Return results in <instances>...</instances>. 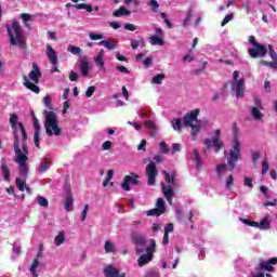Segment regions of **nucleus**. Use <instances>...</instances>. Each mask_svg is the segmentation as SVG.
<instances>
[{"label":"nucleus","instance_id":"obj_1","mask_svg":"<svg viewBox=\"0 0 277 277\" xmlns=\"http://www.w3.org/2000/svg\"><path fill=\"white\" fill-rule=\"evenodd\" d=\"M10 124L13 129L14 137V151L16 155L15 163L19 166V172L24 176H27L29 172V167L27 162L29 161V149L27 148V132L22 122H18V117L16 115H11Z\"/></svg>","mask_w":277,"mask_h":277},{"label":"nucleus","instance_id":"obj_2","mask_svg":"<svg viewBox=\"0 0 277 277\" xmlns=\"http://www.w3.org/2000/svg\"><path fill=\"white\" fill-rule=\"evenodd\" d=\"M6 31L12 47L25 49V32H23V28L17 21H13L11 24L6 25Z\"/></svg>","mask_w":277,"mask_h":277},{"label":"nucleus","instance_id":"obj_3","mask_svg":"<svg viewBox=\"0 0 277 277\" xmlns=\"http://www.w3.org/2000/svg\"><path fill=\"white\" fill-rule=\"evenodd\" d=\"M198 116H200V110L198 109L192 110L184 116V127L192 128L193 140H196L202 128V121L198 120Z\"/></svg>","mask_w":277,"mask_h":277},{"label":"nucleus","instance_id":"obj_4","mask_svg":"<svg viewBox=\"0 0 277 277\" xmlns=\"http://www.w3.org/2000/svg\"><path fill=\"white\" fill-rule=\"evenodd\" d=\"M40 77H42V71H40V67L36 63L32 65V70L29 72L28 77L24 76V85L35 92V94L40 93V88L36 85L40 81Z\"/></svg>","mask_w":277,"mask_h":277},{"label":"nucleus","instance_id":"obj_5","mask_svg":"<svg viewBox=\"0 0 277 277\" xmlns=\"http://www.w3.org/2000/svg\"><path fill=\"white\" fill-rule=\"evenodd\" d=\"M45 114V133L49 137L53 135H60L62 130L60 129V120L57 119V114L54 111H44Z\"/></svg>","mask_w":277,"mask_h":277},{"label":"nucleus","instance_id":"obj_6","mask_svg":"<svg viewBox=\"0 0 277 277\" xmlns=\"http://www.w3.org/2000/svg\"><path fill=\"white\" fill-rule=\"evenodd\" d=\"M164 174V181L169 184L168 186H166V184H162V194L167 200V202L172 206V198L174 197V189L172 187H174V177L170 176V173L167 171H163Z\"/></svg>","mask_w":277,"mask_h":277},{"label":"nucleus","instance_id":"obj_7","mask_svg":"<svg viewBox=\"0 0 277 277\" xmlns=\"http://www.w3.org/2000/svg\"><path fill=\"white\" fill-rule=\"evenodd\" d=\"M241 143L239 140H234V145L229 150L228 157H227V163L229 166V170H235V163L239 161V157H241Z\"/></svg>","mask_w":277,"mask_h":277},{"label":"nucleus","instance_id":"obj_8","mask_svg":"<svg viewBox=\"0 0 277 277\" xmlns=\"http://www.w3.org/2000/svg\"><path fill=\"white\" fill-rule=\"evenodd\" d=\"M221 135L222 132L220 130H215L214 136H212V138H206V148H214L215 153H220V149L224 146V143L220 141Z\"/></svg>","mask_w":277,"mask_h":277},{"label":"nucleus","instance_id":"obj_9","mask_svg":"<svg viewBox=\"0 0 277 277\" xmlns=\"http://www.w3.org/2000/svg\"><path fill=\"white\" fill-rule=\"evenodd\" d=\"M254 103L255 105L250 106L249 108L250 115L256 122H263V118L265 116L263 115V103L259 98H255Z\"/></svg>","mask_w":277,"mask_h":277},{"label":"nucleus","instance_id":"obj_10","mask_svg":"<svg viewBox=\"0 0 277 277\" xmlns=\"http://www.w3.org/2000/svg\"><path fill=\"white\" fill-rule=\"evenodd\" d=\"M157 243L155 240H150V246L146 249V254H143L138 258L137 263L140 267H144V265H147V263H150L153 261V249L156 248Z\"/></svg>","mask_w":277,"mask_h":277},{"label":"nucleus","instance_id":"obj_11","mask_svg":"<svg viewBox=\"0 0 277 277\" xmlns=\"http://www.w3.org/2000/svg\"><path fill=\"white\" fill-rule=\"evenodd\" d=\"M145 174L147 176V185H155V177L157 174H159V171L157 170V166L155 162L150 161L146 169H145Z\"/></svg>","mask_w":277,"mask_h":277},{"label":"nucleus","instance_id":"obj_12","mask_svg":"<svg viewBox=\"0 0 277 277\" xmlns=\"http://www.w3.org/2000/svg\"><path fill=\"white\" fill-rule=\"evenodd\" d=\"M140 175L135 173H131L130 175H126L123 179V183L121 184V187L124 192H131L130 185H138L140 183Z\"/></svg>","mask_w":277,"mask_h":277},{"label":"nucleus","instance_id":"obj_13","mask_svg":"<svg viewBox=\"0 0 277 277\" xmlns=\"http://www.w3.org/2000/svg\"><path fill=\"white\" fill-rule=\"evenodd\" d=\"M232 90L236 93V98H243L246 92V80L243 78L238 81H232Z\"/></svg>","mask_w":277,"mask_h":277},{"label":"nucleus","instance_id":"obj_14","mask_svg":"<svg viewBox=\"0 0 277 277\" xmlns=\"http://www.w3.org/2000/svg\"><path fill=\"white\" fill-rule=\"evenodd\" d=\"M166 213V201H163V198H158L156 202V208L151 210L146 211V215L153 216L156 215L159 217V215Z\"/></svg>","mask_w":277,"mask_h":277},{"label":"nucleus","instance_id":"obj_15","mask_svg":"<svg viewBox=\"0 0 277 277\" xmlns=\"http://www.w3.org/2000/svg\"><path fill=\"white\" fill-rule=\"evenodd\" d=\"M0 172L2 174L3 181L10 183V179L12 177V171L8 166V160L5 158H1L0 160Z\"/></svg>","mask_w":277,"mask_h":277},{"label":"nucleus","instance_id":"obj_16","mask_svg":"<svg viewBox=\"0 0 277 277\" xmlns=\"http://www.w3.org/2000/svg\"><path fill=\"white\" fill-rule=\"evenodd\" d=\"M249 55L250 57H265V55H267V47L258 43L255 48L249 50Z\"/></svg>","mask_w":277,"mask_h":277},{"label":"nucleus","instance_id":"obj_17","mask_svg":"<svg viewBox=\"0 0 277 277\" xmlns=\"http://www.w3.org/2000/svg\"><path fill=\"white\" fill-rule=\"evenodd\" d=\"M175 215L177 217L179 221L182 222V224H187V220L188 222H194V215H196L195 211H189L186 214H183V211H181V209L176 208L175 209Z\"/></svg>","mask_w":277,"mask_h":277},{"label":"nucleus","instance_id":"obj_18","mask_svg":"<svg viewBox=\"0 0 277 277\" xmlns=\"http://www.w3.org/2000/svg\"><path fill=\"white\" fill-rule=\"evenodd\" d=\"M93 62L105 72V50H101L96 56L93 57Z\"/></svg>","mask_w":277,"mask_h":277},{"label":"nucleus","instance_id":"obj_19","mask_svg":"<svg viewBox=\"0 0 277 277\" xmlns=\"http://www.w3.org/2000/svg\"><path fill=\"white\" fill-rule=\"evenodd\" d=\"M90 61L85 57L80 58V72L82 77H90Z\"/></svg>","mask_w":277,"mask_h":277},{"label":"nucleus","instance_id":"obj_20","mask_svg":"<svg viewBox=\"0 0 277 277\" xmlns=\"http://www.w3.org/2000/svg\"><path fill=\"white\" fill-rule=\"evenodd\" d=\"M35 127L34 142L37 148H40V122H38V118L34 117L32 119Z\"/></svg>","mask_w":277,"mask_h":277},{"label":"nucleus","instance_id":"obj_21","mask_svg":"<svg viewBox=\"0 0 277 277\" xmlns=\"http://www.w3.org/2000/svg\"><path fill=\"white\" fill-rule=\"evenodd\" d=\"M276 264H277V258H272L267 261H262L260 263V268L265 269L266 272H274V266L272 265H276Z\"/></svg>","mask_w":277,"mask_h":277},{"label":"nucleus","instance_id":"obj_22","mask_svg":"<svg viewBox=\"0 0 277 277\" xmlns=\"http://www.w3.org/2000/svg\"><path fill=\"white\" fill-rule=\"evenodd\" d=\"M272 228V216L265 214L260 221V230H269Z\"/></svg>","mask_w":277,"mask_h":277},{"label":"nucleus","instance_id":"obj_23","mask_svg":"<svg viewBox=\"0 0 277 277\" xmlns=\"http://www.w3.org/2000/svg\"><path fill=\"white\" fill-rule=\"evenodd\" d=\"M104 275L106 277H120L122 274L118 271V268L114 267L113 265H108L104 267Z\"/></svg>","mask_w":277,"mask_h":277},{"label":"nucleus","instance_id":"obj_24","mask_svg":"<svg viewBox=\"0 0 277 277\" xmlns=\"http://www.w3.org/2000/svg\"><path fill=\"white\" fill-rule=\"evenodd\" d=\"M47 56L50 60L51 64H53V66L57 64V53L49 44L47 45Z\"/></svg>","mask_w":277,"mask_h":277},{"label":"nucleus","instance_id":"obj_25","mask_svg":"<svg viewBox=\"0 0 277 277\" xmlns=\"http://www.w3.org/2000/svg\"><path fill=\"white\" fill-rule=\"evenodd\" d=\"M104 250L106 254H116L118 252V249L116 248V242L111 240H106L104 243Z\"/></svg>","mask_w":277,"mask_h":277},{"label":"nucleus","instance_id":"obj_26","mask_svg":"<svg viewBox=\"0 0 277 277\" xmlns=\"http://www.w3.org/2000/svg\"><path fill=\"white\" fill-rule=\"evenodd\" d=\"M15 185L19 189V192H24L26 189L28 194H31V188L27 186V183H25V180L21 177H16Z\"/></svg>","mask_w":277,"mask_h":277},{"label":"nucleus","instance_id":"obj_27","mask_svg":"<svg viewBox=\"0 0 277 277\" xmlns=\"http://www.w3.org/2000/svg\"><path fill=\"white\" fill-rule=\"evenodd\" d=\"M49 168H51V160H49V158H42L39 163L40 174H44Z\"/></svg>","mask_w":277,"mask_h":277},{"label":"nucleus","instance_id":"obj_28","mask_svg":"<svg viewBox=\"0 0 277 277\" xmlns=\"http://www.w3.org/2000/svg\"><path fill=\"white\" fill-rule=\"evenodd\" d=\"M149 44H151V47H163L166 42L163 41V38L159 36H151L149 38Z\"/></svg>","mask_w":277,"mask_h":277},{"label":"nucleus","instance_id":"obj_29","mask_svg":"<svg viewBox=\"0 0 277 277\" xmlns=\"http://www.w3.org/2000/svg\"><path fill=\"white\" fill-rule=\"evenodd\" d=\"M97 44L98 47H104L108 51H114V49H116V41L111 40H102Z\"/></svg>","mask_w":277,"mask_h":277},{"label":"nucleus","instance_id":"obj_30","mask_svg":"<svg viewBox=\"0 0 277 277\" xmlns=\"http://www.w3.org/2000/svg\"><path fill=\"white\" fill-rule=\"evenodd\" d=\"M131 14V11L127 10L126 8L121 6L117 11L113 13V16L116 18H120V16H129Z\"/></svg>","mask_w":277,"mask_h":277},{"label":"nucleus","instance_id":"obj_31","mask_svg":"<svg viewBox=\"0 0 277 277\" xmlns=\"http://www.w3.org/2000/svg\"><path fill=\"white\" fill-rule=\"evenodd\" d=\"M164 79H166L164 74H158V75L153 77L151 83H154L155 85H161L163 83Z\"/></svg>","mask_w":277,"mask_h":277},{"label":"nucleus","instance_id":"obj_32","mask_svg":"<svg viewBox=\"0 0 277 277\" xmlns=\"http://www.w3.org/2000/svg\"><path fill=\"white\" fill-rule=\"evenodd\" d=\"M111 179H114V170L107 171L106 180L103 182V187H107V185L114 186V182H111Z\"/></svg>","mask_w":277,"mask_h":277},{"label":"nucleus","instance_id":"obj_33","mask_svg":"<svg viewBox=\"0 0 277 277\" xmlns=\"http://www.w3.org/2000/svg\"><path fill=\"white\" fill-rule=\"evenodd\" d=\"M228 169L226 168L225 163H221L216 166V174L220 179H222V176H224V174H226V171Z\"/></svg>","mask_w":277,"mask_h":277},{"label":"nucleus","instance_id":"obj_34","mask_svg":"<svg viewBox=\"0 0 277 277\" xmlns=\"http://www.w3.org/2000/svg\"><path fill=\"white\" fill-rule=\"evenodd\" d=\"M145 127L150 131L151 133H157V123L153 120L145 121Z\"/></svg>","mask_w":277,"mask_h":277},{"label":"nucleus","instance_id":"obj_35","mask_svg":"<svg viewBox=\"0 0 277 277\" xmlns=\"http://www.w3.org/2000/svg\"><path fill=\"white\" fill-rule=\"evenodd\" d=\"M40 265V262L38 261V259L34 260L29 272L32 274V277H38V273L36 272L38 269V266Z\"/></svg>","mask_w":277,"mask_h":277},{"label":"nucleus","instance_id":"obj_36","mask_svg":"<svg viewBox=\"0 0 277 277\" xmlns=\"http://www.w3.org/2000/svg\"><path fill=\"white\" fill-rule=\"evenodd\" d=\"M193 155L195 157L196 167L202 168V159L200 158V153H198V149H194Z\"/></svg>","mask_w":277,"mask_h":277},{"label":"nucleus","instance_id":"obj_37","mask_svg":"<svg viewBox=\"0 0 277 277\" xmlns=\"http://www.w3.org/2000/svg\"><path fill=\"white\" fill-rule=\"evenodd\" d=\"M171 124H172L174 131H181V129L183 127V121L181 119H173L171 121Z\"/></svg>","mask_w":277,"mask_h":277},{"label":"nucleus","instance_id":"obj_38","mask_svg":"<svg viewBox=\"0 0 277 277\" xmlns=\"http://www.w3.org/2000/svg\"><path fill=\"white\" fill-rule=\"evenodd\" d=\"M21 18H22L25 27H27L29 29L31 27V25H29V21H31V15H29L27 13H23L21 15Z\"/></svg>","mask_w":277,"mask_h":277},{"label":"nucleus","instance_id":"obj_39","mask_svg":"<svg viewBox=\"0 0 277 277\" xmlns=\"http://www.w3.org/2000/svg\"><path fill=\"white\" fill-rule=\"evenodd\" d=\"M65 236L64 232H60L58 235L54 238V243L55 246H62L64 243Z\"/></svg>","mask_w":277,"mask_h":277},{"label":"nucleus","instance_id":"obj_40","mask_svg":"<svg viewBox=\"0 0 277 277\" xmlns=\"http://www.w3.org/2000/svg\"><path fill=\"white\" fill-rule=\"evenodd\" d=\"M67 51L72 55H81V48L75 45H68Z\"/></svg>","mask_w":277,"mask_h":277},{"label":"nucleus","instance_id":"obj_41","mask_svg":"<svg viewBox=\"0 0 277 277\" xmlns=\"http://www.w3.org/2000/svg\"><path fill=\"white\" fill-rule=\"evenodd\" d=\"M72 202H74L72 195H69V196L66 198V201H65V209H66L67 211H72Z\"/></svg>","mask_w":277,"mask_h":277},{"label":"nucleus","instance_id":"obj_42","mask_svg":"<svg viewBox=\"0 0 277 277\" xmlns=\"http://www.w3.org/2000/svg\"><path fill=\"white\" fill-rule=\"evenodd\" d=\"M233 185H235V177L233 176V174H230L225 180V187H226V189H230V187H233Z\"/></svg>","mask_w":277,"mask_h":277},{"label":"nucleus","instance_id":"obj_43","mask_svg":"<svg viewBox=\"0 0 277 277\" xmlns=\"http://www.w3.org/2000/svg\"><path fill=\"white\" fill-rule=\"evenodd\" d=\"M192 16H194V11H192V9H189L186 14V17L183 21L184 27H187V25H189V22L192 21Z\"/></svg>","mask_w":277,"mask_h":277},{"label":"nucleus","instance_id":"obj_44","mask_svg":"<svg viewBox=\"0 0 277 277\" xmlns=\"http://www.w3.org/2000/svg\"><path fill=\"white\" fill-rule=\"evenodd\" d=\"M132 239L136 246H144L146 243V239L143 236H133Z\"/></svg>","mask_w":277,"mask_h":277},{"label":"nucleus","instance_id":"obj_45","mask_svg":"<svg viewBox=\"0 0 277 277\" xmlns=\"http://www.w3.org/2000/svg\"><path fill=\"white\" fill-rule=\"evenodd\" d=\"M123 3L128 6L137 8L142 2L140 0H123Z\"/></svg>","mask_w":277,"mask_h":277},{"label":"nucleus","instance_id":"obj_46","mask_svg":"<svg viewBox=\"0 0 277 277\" xmlns=\"http://www.w3.org/2000/svg\"><path fill=\"white\" fill-rule=\"evenodd\" d=\"M76 10H87V12H92V5L91 4H85V3H82V4H77L76 6Z\"/></svg>","mask_w":277,"mask_h":277},{"label":"nucleus","instance_id":"obj_47","mask_svg":"<svg viewBox=\"0 0 277 277\" xmlns=\"http://www.w3.org/2000/svg\"><path fill=\"white\" fill-rule=\"evenodd\" d=\"M89 211H90V205H84V208H83L81 216H80L81 222H85Z\"/></svg>","mask_w":277,"mask_h":277},{"label":"nucleus","instance_id":"obj_48","mask_svg":"<svg viewBox=\"0 0 277 277\" xmlns=\"http://www.w3.org/2000/svg\"><path fill=\"white\" fill-rule=\"evenodd\" d=\"M149 6L155 13L159 12V2L157 0H149Z\"/></svg>","mask_w":277,"mask_h":277},{"label":"nucleus","instance_id":"obj_49","mask_svg":"<svg viewBox=\"0 0 277 277\" xmlns=\"http://www.w3.org/2000/svg\"><path fill=\"white\" fill-rule=\"evenodd\" d=\"M263 66H268L269 68H273L274 70L277 69V60L273 62L262 61Z\"/></svg>","mask_w":277,"mask_h":277},{"label":"nucleus","instance_id":"obj_50","mask_svg":"<svg viewBox=\"0 0 277 277\" xmlns=\"http://www.w3.org/2000/svg\"><path fill=\"white\" fill-rule=\"evenodd\" d=\"M89 38L90 40L96 41V40H103L104 36L103 34L90 32Z\"/></svg>","mask_w":277,"mask_h":277},{"label":"nucleus","instance_id":"obj_51","mask_svg":"<svg viewBox=\"0 0 277 277\" xmlns=\"http://www.w3.org/2000/svg\"><path fill=\"white\" fill-rule=\"evenodd\" d=\"M194 60H196V56H194L193 52H189L188 54L184 55V57L182 58L183 62H187L188 64L194 62Z\"/></svg>","mask_w":277,"mask_h":277},{"label":"nucleus","instance_id":"obj_52","mask_svg":"<svg viewBox=\"0 0 277 277\" xmlns=\"http://www.w3.org/2000/svg\"><path fill=\"white\" fill-rule=\"evenodd\" d=\"M37 202L39 207H49V200L44 197L39 196Z\"/></svg>","mask_w":277,"mask_h":277},{"label":"nucleus","instance_id":"obj_53","mask_svg":"<svg viewBox=\"0 0 277 277\" xmlns=\"http://www.w3.org/2000/svg\"><path fill=\"white\" fill-rule=\"evenodd\" d=\"M160 151L163 155H168V153H170V148H168V144H166V142H160Z\"/></svg>","mask_w":277,"mask_h":277},{"label":"nucleus","instance_id":"obj_54","mask_svg":"<svg viewBox=\"0 0 277 277\" xmlns=\"http://www.w3.org/2000/svg\"><path fill=\"white\" fill-rule=\"evenodd\" d=\"M94 92H96V87L92 85V87H89L85 91V96L87 98H90L92 97V95L94 94Z\"/></svg>","mask_w":277,"mask_h":277},{"label":"nucleus","instance_id":"obj_55","mask_svg":"<svg viewBox=\"0 0 277 277\" xmlns=\"http://www.w3.org/2000/svg\"><path fill=\"white\" fill-rule=\"evenodd\" d=\"M269 170V163L267 162V159H264L262 161V174H267Z\"/></svg>","mask_w":277,"mask_h":277},{"label":"nucleus","instance_id":"obj_56","mask_svg":"<svg viewBox=\"0 0 277 277\" xmlns=\"http://www.w3.org/2000/svg\"><path fill=\"white\" fill-rule=\"evenodd\" d=\"M176 153H181V144H179V143H175L172 145L171 155H174Z\"/></svg>","mask_w":277,"mask_h":277},{"label":"nucleus","instance_id":"obj_57","mask_svg":"<svg viewBox=\"0 0 277 277\" xmlns=\"http://www.w3.org/2000/svg\"><path fill=\"white\" fill-rule=\"evenodd\" d=\"M173 232H174V225L172 223L168 224L164 227V235H170V233H173Z\"/></svg>","mask_w":277,"mask_h":277},{"label":"nucleus","instance_id":"obj_58","mask_svg":"<svg viewBox=\"0 0 277 277\" xmlns=\"http://www.w3.org/2000/svg\"><path fill=\"white\" fill-rule=\"evenodd\" d=\"M234 15L233 14H228L224 17V19L222 21L221 25L222 27H224V25H227V23H230V21L233 19Z\"/></svg>","mask_w":277,"mask_h":277},{"label":"nucleus","instance_id":"obj_59","mask_svg":"<svg viewBox=\"0 0 277 277\" xmlns=\"http://www.w3.org/2000/svg\"><path fill=\"white\" fill-rule=\"evenodd\" d=\"M124 29H127L128 31H135V29H137V26H135L131 23H127V24H124Z\"/></svg>","mask_w":277,"mask_h":277},{"label":"nucleus","instance_id":"obj_60","mask_svg":"<svg viewBox=\"0 0 277 277\" xmlns=\"http://www.w3.org/2000/svg\"><path fill=\"white\" fill-rule=\"evenodd\" d=\"M269 49V56L272 57L273 61L277 60V53L274 51V48L272 45H268Z\"/></svg>","mask_w":277,"mask_h":277},{"label":"nucleus","instance_id":"obj_61","mask_svg":"<svg viewBox=\"0 0 277 277\" xmlns=\"http://www.w3.org/2000/svg\"><path fill=\"white\" fill-rule=\"evenodd\" d=\"M69 80L70 81H79V75L77 72H75V71H70Z\"/></svg>","mask_w":277,"mask_h":277},{"label":"nucleus","instance_id":"obj_62","mask_svg":"<svg viewBox=\"0 0 277 277\" xmlns=\"http://www.w3.org/2000/svg\"><path fill=\"white\" fill-rule=\"evenodd\" d=\"M43 104L48 107V109H51V97L49 95L43 97Z\"/></svg>","mask_w":277,"mask_h":277},{"label":"nucleus","instance_id":"obj_63","mask_svg":"<svg viewBox=\"0 0 277 277\" xmlns=\"http://www.w3.org/2000/svg\"><path fill=\"white\" fill-rule=\"evenodd\" d=\"M103 150H110L111 149V141H106L102 145Z\"/></svg>","mask_w":277,"mask_h":277},{"label":"nucleus","instance_id":"obj_64","mask_svg":"<svg viewBox=\"0 0 277 277\" xmlns=\"http://www.w3.org/2000/svg\"><path fill=\"white\" fill-rule=\"evenodd\" d=\"M245 186L250 187L252 189V187H254V184H252V179L245 177Z\"/></svg>","mask_w":277,"mask_h":277}]
</instances>
